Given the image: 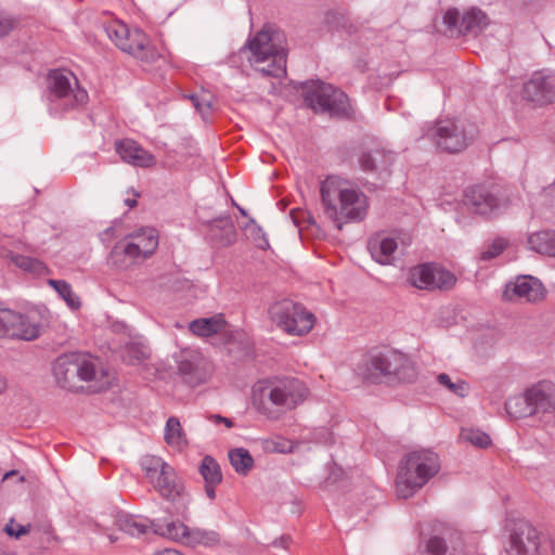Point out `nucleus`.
<instances>
[{"label":"nucleus","mask_w":555,"mask_h":555,"mask_svg":"<svg viewBox=\"0 0 555 555\" xmlns=\"http://www.w3.org/2000/svg\"><path fill=\"white\" fill-rule=\"evenodd\" d=\"M321 203L325 216L338 230L347 222L365 218L369 209L366 195L351 182L338 176H328L320 188Z\"/></svg>","instance_id":"1"},{"label":"nucleus","mask_w":555,"mask_h":555,"mask_svg":"<svg viewBox=\"0 0 555 555\" xmlns=\"http://www.w3.org/2000/svg\"><path fill=\"white\" fill-rule=\"evenodd\" d=\"M56 383L70 391L82 388L81 382L88 383L93 391H102L111 387L114 375L90 354L72 352L60 356L53 365Z\"/></svg>","instance_id":"2"},{"label":"nucleus","mask_w":555,"mask_h":555,"mask_svg":"<svg viewBox=\"0 0 555 555\" xmlns=\"http://www.w3.org/2000/svg\"><path fill=\"white\" fill-rule=\"evenodd\" d=\"M356 375L366 384L413 383L417 370L411 360L397 350H371L354 369Z\"/></svg>","instance_id":"3"},{"label":"nucleus","mask_w":555,"mask_h":555,"mask_svg":"<svg viewBox=\"0 0 555 555\" xmlns=\"http://www.w3.org/2000/svg\"><path fill=\"white\" fill-rule=\"evenodd\" d=\"M309 396L306 385L292 377L266 378L253 388V402L260 413L272 416L271 406L279 411H292L304 403Z\"/></svg>","instance_id":"4"},{"label":"nucleus","mask_w":555,"mask_h":555,"mask_svg":"<svg viewBox=\"0 0 555 555\" xmlns=\"http://www.w3.org/2000/svg\"><path fill=\"white\" fill-rule=\"evenodd\" d=\"M285 35L266 25L248 40L249 63L263 75L280 77L286 72Z\"/></svg>","instance_id":"5"},{"label":"nucleus","mask_w":555,"mask_h":555,"mask_svg":"<svg viewBox=\"0 0 555 555\" xmlns=\"http://www.w3.org/2000/svg\"><path fill=\"white\" fill-rule=\"evenodd\" d=\"M106 33L121 51L137 59L144 68L165 63L163 52L139 28H129L125 23L114 21L107 25Z\"/></svg>","instance_id":"6"},{"label":"nucleus","mask_w":555,"mask_h":555,"mask_svg":"<svg viewBox=\"0 0 555 555\" xmlns=\"http://www.w3.org/2000/svg\"><path fill=\"white\" fill-rule=\"evenodd\" d=\"M440 468L438 455L428 450L414 451L405 456L396 478V493L408 499L434 477Z\"/></svg>","instance_id":"7"},{"label":"nucleus","mask_w":555,"mask_h":555,"mask_svg":"<svg viewBox=\"0 0 555 555\" xmlns=\"http://www.w3.org/2000/svg\"><path fill=\"white\" fill-rule=\"evenodd\" d=\"M158 246V234L153 228H142L117 242L107 257V266L127 270L151 257Z\"/></svg>","instance_id":"8"},{"label":"nucleus","mask_w":555,"mask_h":555,"mask_svg":"<svg viewBox=\"0 0 555 555\" xmlns=\"http://www.w3.org/2000/svg\"><path fill=\"white\" fill-rule=\"evenodd\" d=\"M305 100L307 105L315 112H328L344 115L348 113L349 101L347 95L331 85L312 82L308 86Z\"/></svg>","instance_id":"9"},{"label":"nucleus","mask_w":555,"mask_h":555,"mask_svg":"<svg viewBox=\"0 0 555 555\" xmlns=\"http://www.w3.org/2000/svg\"><path fill=\"white\" fill-rule=\"evenodd\" d=\"M142 467L150 482L164 498L175 501L180 496L182 487L177 481L173 469L160 457L149 455L142 460Z\"/></svg>","instance_id":"10"},{"label":"nucleus","mask_w":555,"mask_h":555,"mask_svg":"<svg viewBox=\"0 0 555 555\" xmlns=\"http://www.w3.org/2000/svg\"><path fill=\"white\" fill-rule=\"evenodd\" d=\"M272 314L279 326L291 335L302 336L314 325V315L302 306L292 301H282L272 308Z\"/></svg>","instance_id":"11"},{"label":"nucleus","mask_w":555,"mask_h":555,"mask_svg":"<svg viewBox=\"0 0 555 555\" xmlns=\"http://www.w3.org/2000/svg\"><path fill=\"white\" fill-rule=\"evenodd\" d=\"M48 87L51 94L66 100L70 107L82 106L88 102V92L79 86L77 77L69 70H52L48 76Z\"/></svg>","instance_id":"12"},{"label":"nucleus","mask_w":555,"mask_h":555,"mask_svg":"<svg viewBox=\"0 0 555 555\" xmlns=\"http://www.w3.org/2000/svg\"><path fill=\"white\" fill-rule=\"evenodd\" d=\"M151 529L160 537L192 546L198 544L212 545L219 540L216 533L192 530L180 520H172L165 524L152 522Z\"/></svg>","instance_id":"13"},{"label":"nucleus","mask_w":555,"mask_h":555,"mask_svg":"<svg viewBox=\"0 0 555 555\" xmlns=\"http://www.w3.org/2000/svg\"><path fill=\"white\" fill-rule=\"evenodd\" d=\"M408 281L420 289H449L455 285L456 278L437 264L425 263L411 268Z\"/></svg>","instance_id":"14"},{"label":"nucleus","mask_w":555,"mask_h":555,"mask_svg":"<svg viewBox=\"0 0 555 555\" xmlns=\"http://www.w3.org/2000/svg\"><path fill=\"white\" fill-rule=\"evenodd\" d=\"M526 410L522 416L539 415L543 422H548L551 414L555 411V384L548 380H542L529 388L525 396Z\"/></svg>","instance_id":"15"},{"label":"nucleus","mask_w":555,"mask_h":555,"mask_svg":"<svg viewBox=\"0 0 555 555\" xmlns=\"http://www.w3.org/2000/svg\"><path fill=\"white\" fill-rule=\"evenodd\" d=\"M545 105L555 101V73L535 72L522 87V100Z\"/></svg>","instance_id":"16"},{"label":"nucleus","mask_w":555,"mask_h":555,"mask_svg":"<svg viewBox=\"0 0 555 555\" xmlns=\"http://www.w3.org/2000/svg\"><path fill=\"white\" fill-rule=\"evenodd\" d=\"M433 137L436 144L449 153L463 151L469 141L464 127L449 119L441 120L436 125Z\"/></svg>","instance_id":"17"},{"label":"nucleus","mask_w":555,"mask_h":555,"mask_svg":"<svg viewBox=\"0 0 555 555\" xmlns=\"http://www.w3.org/2000/svg\"><path fill=\"white\" fill-rule=\"evenodd\" d=\"M522 555H555V541L530 524H522Z\"/></svg>","instance_id":"18"},{"label":"nucleus","mask_w":555,"mask_h":555,"mask_svg":"<svg viewBox=\"0 0 555 555\" xmlns=\"http://www.w3.org/2000/svg\"><path fill=\"white\" fill-rule=\"evenodd\" d=\"M116 152L124 162L133 166L149 168L156 163L155 156L152 153L132 140L127 139L116 142Z\"/></svg>","instance_id":"19"},{"label":"nucleus","mask_w":555,"mask_h":555,"mask_svg":"<svg viewBox=\"0 0 555 555\" xmlns=\"http://www.w3.org/2000/svg\"><path fill=\"white\" fill-rule=\"evenodd\" d=\"M465 204L477 214H489L499 207L495 196L483 186H472L465 193Z\"/></svg>","instance_id":"20"},{"label":"nucleus","mask_w":555,"mask_h":555,"mask_svg":"<svg viewBox=\"0 0 555 555\" xmlns=\"http://www.w3.org/2000/svg\"><path fill=\"white\" fill-rule=\"evenodd\" d=\"M397 248V241L389 236L377 234L369 241L371 256L376 262L384 266L392 263Z\"/></svg>","instance_id":"21"},{"label":"nucleus","mask_w":555,"mask_h":555,"mask_svg":"<svg viewBox=\"0 0 555 555\" xmlns=\"http://www.w3.org/2000/svg\"><path fill=\"white\" fill-rule=\"evenodd\" d=\"M228 323L223 314H216L210 318H202L190 323V331L198 337H209L227 330Z\"/></svg>","instance_id":"22"},{"label":"nucleus","mask_w":555,"mask_h":555,"mask_svg":"<svg viewBox=\"0 0 555 555\" xmlns=\"http://www.w3.org/2000/svg\"><path fill=\"white\" fill-rule=\"evenodd\" d=\"M164 439L170 448L178 451H182L189 446L188 436L178 417L170 416L167 420L164 430Z\"/></svg>","instance_id":"23"},{"label":"nucleus","mask_w":555,"mask_h":555,"mask_svg":"<svg viewBox=\"0 0 555 555\" xmlns=\"http://www.w3.org/2000/svg\"><path fill=\"white\" fill-rule=\"evenodd\" d=\"M199 472L205 480V491L209 499H215V486L222 480L219 464L211 456H205L202 461Z\"/></svg>","instance_id":"24"},{"label":"nucleus","mask_w":555,"mask_h":555,"mask_svg":"<svg viewBox=\"0 0 555 555\" xmlns=\"http://www.w3.org/2000/svg\"><path fill=\"white\" fill-rule=\"evenodd\" d=\"M14 322L12 325L18 330V332H30L28 336H11V338L34 340L39 337L41 331V323L38 314L35 312H28L25 314L15 311Z\"/></svg>","instance_id":"25"},{"label":"nucleus","mask_w":555,"mask_h":555,"mask_svg":"<svg viewBox=\"0 0 555 555\" xmlns=\"http://www.w3.org/2000/svg\"><path fill=\"white\" fill-rule=\"evenodd\" d=\"M527 244L535 253L555 257V231L532 233L528 236Z\"/></svg>","instance_id":"26"},{"label":"nucleus","mask_w":555,"mask_h":555,"mask_svg":"<svg viewBox=\"0 0 555 555\" xmlns=\"http://www.w3.org/2000/svg\"><path fill=\"white\" fill-rule=\"evenodd\" d=\"M360 166L364 171H373L386 168L392 162V155L384 150H375L372 153H363L360 158Z\"/></svg>","instance_id":"27"},{"label":"nucleus","mask_w":555,"mask_h":555,"mask_svg":"<svg viewBox=\"0 0 555 555\" xmlns=\"http://www.w3.org/2000/svg\"><path fill=\"white\" fill-rule=\"evenodd\" d=\"M545 296L546 289L539 279L522 274V298L528 302L537 304L542 301Z\"/></svg>","instance_id":"28"},{"label":"nucleus","mask_w":555,"mask_h":555,"mask_svg":"<svg viewBox=\"0 0 555 555\" xmlns=\"http://www.w3.org/2000/svg\"><path fill=\"white\" fill-rule=\"evenodd\" d=\"M10 259L16 267L31 274L44 275L49 273L48 267L39 259L20 254H11Z\"/></svg>","instance_id":"29"},{"label":"nucleus","mask_w":555,"mask_h":555,"mask_svg":"<svg viewBox=\"0 0 555 555\" xmlns=\"http://www.w3.org/2000/svg\"><path fill=\"white\" fill-rule=\"evenodd\" d=\"M229 460L234 470L241 475H247L254 466V459L244 448L233 449L229 452Z\"/></svg>","instance_id":"30"},{"label":"nucleus","mask_w":555,"mask_h":555,"mask_svg":"<svg viewBox=\"0 0 555 555\" xmlns=\"http://www.w3.org/2000/svg\"><path fill=\"white\" fill-rule=\"evenodd\" d=\"M15 311L4 308L0 302V338H11V336H28L30 332H18L13 325Z\"/></svg>","instance_id":"31"},{"label":"nucleus","mask_w":555,"mask_h":555,"mask_svg":"<svg viewBox=\"0 0 555 555\" xmlns=\"http://www.w3.org/2000/svg\"><path fill=\"white\" fill-rule=\"evenodd\" d=\"M117 526L120 532L130 537H141L149 531V526L134 517L124 516L117 520Z\"/></svg>","instance_id":"32"},{"label":"nucleus","mask_w":555,"mask_h":555,"mask_svg":"<svg viewBox=\"0 0 555 555\" xmlns=\"http://www.w3.org/2000/svg\"><path fill=\"white\" fill-rule=\"evenodd\" d=\"M489 25V18L485 12L479 9H472L465 13L462 18V26L465 30H481Z\"/></svg>","instance_id":"33"},{"label":"nucleus","mask_w":555,"mask_h":555,"mask_svg":"<svg viewBox=\"0 0 555 555\" xmlns=\"http://www.w3.org/2000/svg\"><path fill=\"white\" fill-rule=\"evenodd\" d=\"M426 555H459L454 545L449 546L441 537H430L425 546Z\"/></svg>","instance_id":"34"},{"label":"nucleus","mask_w":555,"mask_h":555,"mask_svg":"<svg viewBox=\"0 0 555 555\" xmlns=\"http://www.w3.org/2000/svg\"><path fill=\"white\" fill-rule=\"evenodd\" d=\"M48 284L57 292V294L72 309H77L80 307L79 298L73 293L72 287L67 282L61 280H49Z\"/></svg>","instance_id":"35"},{"label":"nucleus","mask_w":555,"mask_h":555,"mask_svg":"<svg viewBox=\"0 0 555 555\" xmlns=\"http://www.w3.org/2000/svg\"><path fill=\"white\" fill-rule=\"evenodd\" d=\"M262 448L269 453H288L294 450V443L284 437L276 436L264 439Z\"/></svg>","instance_id":"36"},{"label":"nucleus","mask_w":555,"mask_h":555,"mask_svg":"<svg viewBox=\"0 0 555 555\" xmlns=\"http://www.w3.org/2000/svg\"><path fill=\"white\" fill-rule=\"evenodd\" d=\"M205 365L204 359L198 353H188L180 361L179 371L183 375H193Z\"/></svg>","instance_id":"37"},{"label":"nucleus","mask_w":555,"mask_h":555,"mask_svg":"<svg viewBox=\"0 0 555 555\" xmlns=\"http://www.w3.org/2000/svg\"><path fill=\"white\" fill-rule=\"evenodd\" d=\"M461 436L466 441L479 448H487L491 444L490 437L481 430L467 429L464 430Z\"/></svg>","instance_id":"38"},{"label":"nucleus","mask_w":555,"mask_h":555,"mask_svg":"<svg viewBox=\"0 0 555 555\" xmlns=\"http://www.w3.org/2000/svg\"><path fill=\"white\" fill-rule=\"evenodd\" d=\"M192 100L194 102L196 109L203 116L208 114L214 108V105H215L214 96L210 93L205 92V91L201 92L197 95L192 96Z\"/></svg>","instance_id":"39"},{"label":"nucleus","mask_w":555,"mask_h":555,"mask_svg":"<svg viewBox=\"0 0 555 555\" xmlns=\"http://www.w3.org/2000/svg\"><path fill=\"white\" fill-rule=\"evenodd\" d=\"M438 382L446 386L450 391L454 392L457 396L464 397L466 396L468 391V386L463 380H457L456 383H453L449 375L447 374H440L438 376Z\"/></svg>","instance_id":"40"},{"label":"nucleus","mask_w":555,"mask_h":555,"mask_svg":"<svg viewBox=\"0 0 555 555\" xmlns=\"http://www.w3.org/2000/svg\"><path fill=\"white\" fill-rule=\"evenodd\" d=\"M507 242L504 238L498 237L491 242V244L481 253L480 258L482 260H490L495 258L506 248Z\"/></svg>","instance_id":"41"},{"label":"nucleus","mask_w":555,"mask_h":555,"mask_svg":"<svg viewBox=\"0 0 555 555\" xmlns=\"http://www.w3.org/2000/svg\"><path fill=\"white\" fill-rule=\"evenodd\" d=\"M520 298V284L518 283V278L516 281L509 282L506 284L503 294L502 300L506 304L516 302Z\"/></svg>","instance_id":"42"},{"label":"nucleus","mask_w":555,"mask_h":555,"mask_svg":"<svg viewBox=\"0 0 555 555\" xmlns=\"http://www.w3.org/2000/svg\"><path fill=\"white\" fill-rule=\"evenodd\" d=\"M4 530L9 535L20 538L29 532V526H22L11 520L5 525Z\"/></svg>","instance_id":"43"},{"label":"nucleus","mask_w":555,"mask_h":555,"mask_svg":"<svg viewBox=\"0 0 555 555\" xmlns=\"http://www.w3.org/2000/svg\"><path fill=\"white\" fill-rule=\"evenodd\" d=\"M457 20H459V12L455 9H449L443 16L444 24L450 28H452L456 25Z\"/></svg>","instance_id":"44"},{"label":"nucleus","mask_w":555,"mask_h":555,"mask_svg":"<svg viewBox=\"0 0 555 555\" xmlns=\"http://www.w3.org/2000/svg\"><path fill=\"white\" fill-rule=\"evenodd\" d=\"M208 418L215 424H224L227 428L233 427V422L228 417H223L221 415H210Z\"/></svg>","instance_id":"45"},{"label":"nucleus","mask_w":555,"mask_h":555,"mask_svg":"<svg viewBox=\"0 0 555 555\" xmlns=\"http://www.w3.org/2000/svg\"><path fill=\"white\" fill-rule=\"evenodd\" d=\"M12 28V24L9 21L0 20V36H3Z\"/></svg>","instance_id":"46"},{"label":"nucleus","mask_w":555,"mask_h":555,"mask_svg":"<svg viewBox=\"0 0 555 555\" xmlns=\"http://www.w3.org/2000/svg\"><path fill=\"white\" fill-rule=\"evenodd\" d=\"M154 555H184L181 552L173 548H165L163 551L156 552Z\"/></svg>","instance_id":"47"},{"label":"nucleus","mask_w":555,"mask_h":555,"mask_svg":"<svg viewBox=\"0 0 555 555\" xmlns=\"http://www.w3.org/2000/svg\"><path fill=\"white\" fill-rule=\"evenodd\" d=\"M513 403H515V405H517V402H516L515 400H509V401H507V402H506V404H505L506 412H507L509 415H513V412H512Z\"/></svg>","instance_id":"48"},{"label":"nucleus","mask_w":555,"mask_h":555,"mask_svg":"<svg viewBox=\"0 0 555 555\" xmlns=\"http://www.w3.org/2000/svg\"><path fill=\"white\" fill-rule=\"evenodd\" d=\"M126 205L129 206L130 208H133L135 205H137V199L135 198H127L126 199Z\"/></svg>","instance_id":"49"},{"label":"nucleus","mask_w":555,"mask_h":555,"mask_svg":"<svg viewBox=\"0 0 555 555\" xmlns=\"http://www.w3.org/2000/svg\"><path fill=\"white\" fill-rule=\"evenodd\" d=\"M550 194H555V184L548 189Z\"/></svg>","instance_id":"50"},{"label":"nucleus","mask_w":555,"mask_h":555,"mask_svg":"<svg viewBox=\"0 0 555 555\" xmlns=\"http://www.w3.org/2000/svg\"><path fill=\"white\" fill-rule=\"evenodd\" d=\"M4 389V382L2 379H0V391H2Z\"/></svg>","instance_id":"51"},{"label":"nucleus","mask_w":555,"mask_h":555,"mask_svg":"<svg viewBox=\"0 0 555 555\" xmlns=\"http://www.w3.org/2000/svg\"><path fill=\"white\" fill-rule=\"evenodd\" d=\"M13 474H14V472L5 473V475H4V479H7L9 476H11V475H13Z\"/></svg>","instance_id":"52"},{"label":"nucleus","mask_w":555,"mask_h":555,"mask_svg":"<svg viewBox=\"0 0 555 555\" xmlns=\"http://www.w3.org/2000/svg\"><path fill=\"white\" fill-rule=\"evenodd\" d=\"M118 539H119L118 537H115V539H113V537H111V540H112V541H116V540H118Z\"/></svg>","instance_id":"53"},{"label":"nucleus","mask_w":555,"mask_h":555,"mask_svg":"<svg viewBox=\"0 0 555 555\" xmlns=\"http://www.w3.org/2000/svg\"><path fill=\"white\" fill-rule=\"evenodd\" d=\"M267 245H268V243L264 242V245H260V246H261V248H264Z\"/></svg>","instance_id":"54"},{"label":"nucleus","mask_w":555,"mask_h":555,"mask_svg":"<svg viewBox=\"0 0 555 555\" xmlns=\"http://www.w3.org/2000/svg\"><path fill=\"white\" fill-rule=\"evenodd\" d=\"M0 555H4V554L0 551Z\"/></svg>","instance_id":"55"}]
</instances>
